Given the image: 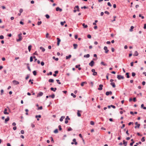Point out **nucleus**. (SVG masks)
Segmentation results:
<instances>
[{
    "mask_svg": "<svg viewBox=\"0 0 146 146\" xmlns=\"http://www.w3.org/2000/svg\"><path fill=\"white\" fill-rule=\"evenodd\" d=\"M22 35V34L21 33L18 35L19 38V39H17L16 40L17 42L20 41L22 40V38L21 36Z\"/></svg>",
    "mask_w": 146,
    "mask_h": 146,
    "instance_id": "f257e3e1",
    "label": "nucleus"
},
{
    "mask_svg": "<svg viewBox=\"0 0 146 146\" xmlns=\"http://www.w3.org/2000/svg\"><path fill=\"white\" fill-rule=\"evenodd\" d=\"M13 83L15 85H17L19 84V82L15 80L13 81Z\"/></svg>",
    "mask_w": 146,
    "mask_h": 146,
    "instance_id": "f03ea898",
    "label": "nucleus"
},
{
    "mask_svg": "<svg viewBox=\"0 0 146 146\" xmlns=\"http://www.w3.org/2000/svg\"><path fill=\"white\" fill-rule=\"evenodd\" d=\"M94 62L93 60H92L89 63V65L91 67L93 66L94 65Z\"/></svg>",
    "mask_w": 146,
    "mask_h": 146,
    "instance_id": "7ed1b4c3",
    "label": "nucleus"
},
{
    "mask_svg": "<svg viewBox=\"0 0 146 146\" xmlns=\"http://www.w3.org/2000/svg\"><path fill=\"white\" fill-rule=\"evenodd\" d=\"M7 108H5L4 111V113L6 115H8L9 113L8 112H7Z\"/></svg>",
    "mask_w": 146,
    "mask_h": 146,
    "instance_id": "20e7f679",
    "label": "nucleus"
},
{
    "mask_svg": "<svg viewBox=\"0 0 146 146\" xmlns=\"http://www.w3.org/2000/svg\"><path fill=\"white\" fill-rule=\"evenodd\" d=\"M99 87L98 88V89L99 90H101L102 89V87L103 85L102 84H100L99 86Z\"/></svg>",
    "mask_w": 146,
    "mask_h": 146,
    "instance_id": "39448f33",
    "label": "nucleus"
},
{
    "mask_svg": "<svg viewBox=\"0 0 146 146\" xmlns=\"http://www.w3.org/2000/svg\"><path fill=\"white\" fill-rule=\"evenodd\" d=\"M57 45L58 46H59V45L60 43V40L58 38H57Z\"/></svg>",
    "mask_w": 146,
    "mask_h": 146,
    "instance_id": "423d86ee",
    "label": "nucleus"
},
{
    "mask_svg": "<svg viewBox=\"0 0 146 146\" xmlns=\"http://www.w3.org/2000/svg\"><path fill=\"white\" fill-rule=\"evenodd\" d=\"M104 49L105 50V53H107L108 52L109 50H108L107 47L104 46Z\"/></svg>",
    "mask_w": 146,
    "mask_h": 146,
    "instance_id": "0eeeda50",
    "label": "nucleus"
},
{
    "mask_svg": "<svg viewBox=\"0 0 146 146\" xmlns=\"http://www.w3.org/2000/svg\"><path fill=\"white\" fill-rule=\"evenodd\" d=\"M112 92L111 91L107 92H106V94L107 96H108L109 95H111Z\"/></svg>",
    "mask_w": 146,
    "mask_h": 146,
    "instance_id": "6e6552de",
    "label": "nucleus"
},
{
    "mask_svg": "<svg viewBox=\"0 0 146 146\" xmlns=\"http://www.w3.org/2000/svg\"><path fill=\"white\" fill-rule=\"evenodd\" d=\"M43 93L42 92H40L37 95V96L38 97V96H41L43 95Z\"/></svg>",
    "mask_w": 146,
    "mask_h": 146,
    "instance_id": "1a4fd4ad",
    "label": "nucleus"
},
{
    "mask_svg": "<svg viewBox=\"0 0 146 146\" xmlns=\"http://www.w3.org/2000/svg\"><path fill=\"white\" fill-rule=\"evenodd\" d=\"M56 11H59L60 12H61L62 11V9H61L60 8L58 7L56 8Z\"/></svg>",
    "mask_w": 146,
    "mask_h": 146,
    "instance_id": "9d476101",
    "label": "nucleus"
},
{
    "mask_svg": "<svg viewBox=\"0 0 146 146\" xmlns=\"http://www.w3.org/2000/svg\"><path fill=\"white\" fill-rule=\"evenodd\" d=\"M82 112V111H81L78 110L77 111V114L78 116V117H80L81 116V115L80 114V112Z\"/></svg>",
    "mask_w": 146,
    "mask_h": 146,
    "instance_id": "9b49d317",
    "label": "nucleus"
},
{
    "mask_svg": "<svg viewBox=\"0 0 146 146\" xmlns=\"http://www.w3.org/2000/svg\"><path fill=\"white\" fill-rule=\"evenodd\" d=\"M74 48L75 49L77 48L78 47V45L76 44H73Z\"/></svg>",
    "mask_w": 146,
    "mask_h": 146,
    "instance_id": "f8f14e48",
    "label": "nucleus"
},
{
    "mask_svg": "<svg viewBox=\"0 0 146 146\" xmlns=\"http://www.w3.org/2000/svg\"><path fill=\"white\" fill-rule=\"evenodd\" d=\"M65 118V117L64 116H62V117H60V121H63V119H64Z\"/></svg>",
    "mask_w": 146,
    "mask_h": 146,
    "instance_id": "ddd939ff",
    "label": "nucleus"
},
{
    "mask_svg": "<svg viewBox=\"0 0 146 146\" xmlns=\"http://www.w3.org/2000/svg\"><path fill=\"white\" fill-rule=\"evenodd\" d=\"M138 55V53L137 51H135L133 54V56H137Z\"/></svg>",
    "mask_w": 146,
    "mask_h": 146,
    "instance_id": "4468645a",
    "label": "nucleus"
},
{
    "mask_svg": "<svg viewBox=\"0 0 146 146\" xmlns=\"http://www.w3.org/2000/svg\"><path fill=\"white\" fill-rule=\"evenodd\" d=\"M71 55H69L68 56H66V59H70L71 57Z\"/></svg>",
    "mask_w": 146,
    "mask_h": 146,
    "instance_id": "2eb2a0df",
    "label": "nucleus"
},
{
    "mask_svg": "<svg viewBox=\"0 0 146 146\" xmlns=\"http://www.w3.org/2000/svg\"><path fill=\"white\" fill-rule=\"evenodd\" d=\"M57 89L56 88H50V90L52 91H53L54 92H55L56 90Z\"/></svg>",
    "mask_w": 146,
    "mask_h": 146,
    "instance_id": "dca6fc26",
    "label": "nucleus"
},
{
    "mask_svg": "<svg viewBox=\"0 0 146 146\" xmlns=\"http://www.w3.org/2000/svg\"><path fill=\"white\" fill-rule=\"evenodd\" d=\"M84 56L85 58H89L90 57V55L89 54H87L86 55H84Z\"/></svg>",
    "mask_w": 146,
    "mask_h": 146,
    "instance_id": "f3484780",
    "label": "nucleus"
},
{
    "mask_svg": "<svg viewBox=\"0 0 146 146\" xmlns=\"http://www.w3.org/2000/svg\"><path fill=\"white\" fill-rule=\"evenodd\" d=\"M110 84L113 88H115V85L114 82H111L110 83Z\"/></svg>",
    "mask_w": 146,
    "mask_h": 146,
    "instance_id": "a211bd4d",
    "label": "nucleus"
},
{
    "mask_svg": "<svg viewBox=\"0 0 146 146\" xmlns=\"http://www.w3.org/2000/svg\"><path fill=\"white\" fill-rule=\"evenodd\" d=\"M40 49L42 50V51L44 52L45 51V49L44 48H43L42 47H40Z\"/></svg>",
    "mask_w": 146,
    "mask_h": 146,
    "instance_id": "6ab92c4d",
    "label": "nucleus"
},
{
    "mask_svg": "<svg viewBox=\"0 0 146 146\" xmlns=\"http://www.w3.org/2000/svg\"><path fill=\"white\" fill-rule=\"evenodd\" d=\"M9 120V117H8L7 118H6L5 120V123H6Z\"/></svg>",
    "mask_w": 146,
    "mask_h": 146,
    "instance_id": "aec40b11",
    "label": "nucleus"
},
{
    "mask_svg": "<svg viewBox=\"0 0 146 146\" xmlns=\"http://www.w3.org/2000/svg\"><path fill=\"white\" fill-rule=\"evenodd\" d=\"M82 26L84 28H87L88 27L87 25H86L85 23H83L82 24Z\"/></svg>",
    "mask_w": 146,
    "mask_h": 146,
    "instance_id": "412c9836",
    "label": "nucleus"
},
{
    "mask_svg": "<svg viewBox=\"0 0 146 146\" xmlns=\"http://www.w3.org/2000/svg\"><path fill=\"white\" fill-rule=\"evenodd\" d=\"M31 47H32L31 45H30L29 46L28 48V50H29V52L30 51Z\"/></svg>",
    "mask_w": 146,
    "mask_h": 146,
    "instance_id": "4be33fe9",
    "label": "nucleus"
},
{
    "mask_svg": "<svg viewBox=\"0 0 146 146\" xmlns=\"http://www.w3.org/2000/svg\"><path fill=\"white\" fill-rule=\"evenodd\" d=\"M87 82H83L81 83V86H84V84H86Z\"/></svg>",
    "mask_w": 146,
    "mask_h": 146,
    "instance_id": "5701e85b",
    "label": "nucleus"
},
{
    "mask_svg": "<svg viewBox=\"0 0 146 146\" xmlns=\"http://www.w3.org/2000/svg\"><path fill=\"white\" fill-rule=\"evenodd\" d=\"M123 144L125 145V146H126L127 145V142H125V140H123Z\"/></svg>",
    "mask_w": 146,
    "mask_h": 146,
    "instance_id": "b1692460",
    "label": "nucleus"
},
{
    "mask_svg": "<svg viewBox=\"0 0 146 146\" xmlns=\"http://www.w3.org/2000/svg\"><path fill=\"white\" fill-rule=\"evenodd\" d=\"M101 64L104 66H107V64H105L104 63V62H102L101 63Z\"/></svg>",
    "mask_w": 146,
    "mask_h": 146,
    "instance_id": "393cba45",
    "label": "nucleus"
},
{
    "mask_svg": "<svg viewBox=\"0 0 146 146\" xmlns=\"http://www.w3.org/2000/svg\"><path fill=\"white\" fill-rule=\"evenodd\" d=\"M48 81L50 82L53 83L54 82V80L52 79H50Z\"/></svg>",
    "mask_w": 146,
    "mask_h": 146,
    "instance_id": "a878e982",
    "label": "nucleus"
},
{
    "mask_svg": "<svg viewBox=\"0 0 146 146\" xmlns=\"http://www.w3.org/2000/svg\"><path fill=\"white\" fill-rule=\"evenodd\" d=\"M49 97H51L52 98H54L55 97V95L54 94L52 95H50Z\"/></svg>",
    "mask_w": 146,
    "mask_h": 146,
    "instance_id": "bb28decb",
    "label": "nucleus"
},
{
    "mask_svg": "<svg viewBox=\"0 0 146 146\" xmlns=\"http://www.w3.org/2000/svg\"><path fill=\"white\" fill-rule=\"evenodd\" d=\"M52 58L53 59H54L55 60L58 61V58H55V56H53Z\"/></svg>",
    "mask_w": 146,
    "mask_h": 146,
    "instance_id": "cd10ccee",
    "label": "nucleus"
},
{
    "mask_svg": "<svg viewBox=\"0 0 146 146\" xmlns=\"http://www.w3.org/2000/svg\"><path fill=\"white\" fill-rule=\"evenodd\" d=\"M71 96H72L74 98H75L76 97V96L75 95H74L73 93H72L71 94Z\"/></svg>",
    "mask_w": 146,
    "mask_h": 146,
    "instance_id": "c85d7f7f",
    "label": "nucleus"
},
{
    "mask_svg": "<svg viewBox=\"0 0 146 146\" xmlns=\"http://www.w3.org/2000/svg\"><path fill=\"white\" fill-rule=\"evenodd\" d=\"M66 23V22L65 21H64V22H61L60 23L61 25L63 26L64 25V23Z\"/></svg>",
    "mask_w": 146,
    "mask_h": 146,
    "instance_id": "c756f323",
    "label": "nucleus"
},
{
    "mask_svg": "<svg viewBox=\"0 0 146 146\" xmlns=\"http://www.w3.org/2000/svg\"><path fill=\"white\" fill-rule=\"evenodd\" d=\"M58 130L57 129H56L54 130V132L55 133H58Z\"/></svg>",
    "mask_w": 146,
    "mask_h": 146,
    "instance_id": "7c9ffc66",
    "label": "nucleus"
},
{
    "mask_svg": "<svg viewBox=\"0 0 146 146\" xmlns=\"http://www.w3.org/2000/svg\"><path fill=\"white\" fill-rule=\"evenodd\" d=\"M139 17H141L142 19H144V16H141V14H139Z\"/></svg>",
    "mask_w": 146,
    "mask_h": 146,
    "instance_id": "2f4dec72",
    "label": "nucleus"
},
{
    "mask_svg": "<svg viewBox=\"0 0 146 146\" xmlns=\"http://www.w3.org/2000/svg\"><path fill=\"white\" fill-rule=\"evenodd\" d=\"M145 137H143L142 139H141V141H142V142H144L145 141Z\"/></svg>",
    "mask_w": 146,
    "mask_h": 146,
    "instance_id": "473e14b6",
    "label": "nucleus"
},
{
    "mask_svg": "<svg viewBox=\"0 0 146 146\" xmlns=\"http://www.w3.org/2000/svg\"><path fill=\"white\" fill-rule=\"evenodd\" d=\"M72 129L70 127H69V128H68V131H72Z\"/></svg>",
    "mask_w": 146,
    "mask_h": 146,
    "instance_id": "72a5a7b5",
    "label": "nucleus"
},
{
    "mask_svg": "<svg viewBox=\"0 0 146 146\" xmlns=\"http://www.w3.org/2000/svg\"><path fill=\"white\" fill-rule=\"evenodd\" d=\"M25 111H26V114L27 115H28V111L29 110L28 109H26L25 110Z\"/></svg>",
    "mask_w": 146,
    "mask_h": 146,
    "instance_id": "f704fd0d",
    "label": "nucleus"
},
{
    "mask_svg": "<svg viewBox=\"0 0 146 146\" xmlns=\"http://www.w3.org/2000/svg\"><path fill=\"white\" fill-rule=\"evenodd\" d=\"M90 124L91 125H94V121H90Z\"/></svg>",
    "mask_w": 146,
    "mask_h": 146,
    "instance_id": "c9c22d12",
    "label": "nucleus"
},
{
    "mask_svg": "<svg viewBox=\"0 0 146 146\" xmlns=\"http://www.w3.org/2000/svg\"><path fill=\"white\" fill-rule=\"evenodd\" d=\"M41 116L40 115H36L35 116V117L36 118H37L38 117L40 118H41Z\"/></svg>",
    "mask_w": 146,
    "mask_h": 146,
    "instance_id": "e433bc0d",
    "label": "nucleus"
},
{
    "mask_svg": "<svg viewBox=\"0 0 146 146\" xmlns=\"http://www.w3.org/2000/svg\"><path fill=\"white\" fill-rule=\"evenodd\" d=\"M42 23V22L41 21H38L37 23V24L38 25H40Z\"/></svg>",
    "mask_w": 146,
    "mask_h": 146,
    "instance_id": "4c0bfd02",
    "label": "nucleus"
},
{
    "mask_svg": "<svg viewBox=\"0 0 146 146\" xmlns=\"http://www.w3.org/2000/svg\"><path fill=\"white\" fill-rule=\"evenodd\" d=\"M134 28V27L133 26H131V29H130V31H132V29H133Z\"/></svg>",
    "mask_w": 146,
    "mask_h": 146,
    "instance_id": "58836bf2",
    "label": "nucleus"
},
{
    "mask_svg": "<svg viewBox=\"0 0 146 146\" xmlns=\"http://www.w3.org/2000/svg\"><path fill=\"white\" fill-rule=\"evenodd\" d=\"M23 9H20L19 10V12L20 13H21L23 12Z\"/></svg>",
    "mask_w": 146,
    "mask_h": 146,
    "instance_id": "ea45409f",
    "label": "nucleus"
},
{
    "mask_svg": "<svg viewBox=\"0 0 146 146\" xmlns=\"http://www.w3.org/2000/svg\"><path fill=\"white\" fill-rule=\"evenodd\" d=\"M92 71L93 73H97V72H95V70L94 69H92Z\"/></svg>",
    "mask_w": 146,
    "mask_h": 146,
    "instance_id": "a19ab883",
    "label": "nucleus"
},
{
    "mask_svg": "<svg viewBox=\"0 0 146 146\" xmlns=\"http://www.w3.org/2000/svg\"><path fill=\"white\" fill-rule=\"evenodd\" d=\"M45 16L47 19H49L50 17L47 14Z\"/></svg>",
    "mask_w": 146,
    "mask_h": 146,
    "instance_id": "79ce46f5",
    "label": "nucleus"
},
{
    "mask_svg": "<svg viewBox=\"0 0 146 146\" xmlns=\"http://www.w3.org/2000/svg\"><path fill=\"white\" fill-rule=\"evenodd\" d=\"M33 61V57L32 56H31L30 58V61L31 62Z\"/></svg>",
    "mask_w": 146,
    "mask_h": 146,
    "instance_id": "37998d69",
    "label": "nucleus"
},
{
    "mask_svg": "<svg viewBox=\"0 0 146 146\" xmlns=\"http://www.w3.org/2000/svg\"><path fill=\"white\" fill-rule=\"evenodd\" d=\"M4 36L3 35H1L0 36V39H2L4 38Z\"/></svg>",
    "mask_w": 146,
    "mask_h": 146,
    "instance_id": "c03bdc74",
    "label": "nucleus"
},
{
    "mask_svg": "<svg viewBox=\"0 0 146 146\" xmlns=\"http://www.w3.org/2000/svg\"><path fill=\"white\" fill-rule=\"evenodd\" d=\"M58 128L59 129V130L60 131H61L62 130L61 126L60 125H59L58 126Z\"/></svg>",
    "mask_w": 146,
    "mask_h": 146,
    "instance_id": "a18cd8bd",
    "label": "nucleus"
},
{
    "mask_svg": "<svg viewBox=\"0 0 146 146\" xmlns=\"http://www.w3.org/2000/svg\"><path fill=\"white\" fill-rule=\"evenodd\" d=\"M121 78L123 79L124 78V77L123 76H121L119 75V79H120Z\"/></svg>",
    "mask_w": 146,
    "mask_h": 146,
    "instance_id": "49530a36",
    "label": "nucleus"
},
{
    "mask_svg": "<svg viewBox=\"0 0 146 146\" xmlns=\"http://www.w3.org/2000/svg\"><path fill=\"white\" fill-rule=\"evenodd\" d=\"M4 91L3 90H1V95H2L3 94V93Z\"/></svg>",
    "mask_w": 146,
    "mask_h": 146,
    "instance_id": "de8ad7c7",
    "label": "nucleus"
},
{
    "mask_svg": "<svg viewBox=\"0 0 146 146\" xmlns=\"http://www.w3.org/2000/svg\"><path fill=\"white\" fill-rule=\"evenodd\" d=\"M87 37L88 38H91V36L90 35H88L87 36Z\"/></svg>",
    "mask_w": 146,
    "mask_h": 146,
    "instance_id": "09e8293b",
    "label": "nucleus"
},
{
    "mask_svg": "<svg viewBox=\"0 0 146 146\" xmlns=\"http://www.w3.org/2000/svg\"><path fill=\"white\" fill-rule=\"evenodd\" d=\"M21 134H24V131L23 130H21Z\"/></svg>",
    "mask_w": 146,
    "mask_h": 146,
    "instance_id": "8fccbe9b",
    "label": "nucleus"
},
{
    "mask_svg": "<svg viewBox=\"0 0 146 146\" xmlns=\"http://www.w3.org/2000/svg\"><path fill=\"white\" fill-rule=\"evenodd\" d=\"M104 13L105 14H107L108 15H109V14H110L109 13L108 11H105L104 12Z\"/></svg>",
    "mask_w": 146,
    "mask_h": 146,
    "instance_id": "3c124183",
    "label": "nucleus"
},
{
    "mask_svg": "<svg viewBox=\"0 0 146 146\" xmlns=\"http://www.w3.org/2000/svg\"><path fill=\"white\" fill-rule=\"evenodd\" d=\"M33 58L35 59L34 62H36V61L37 60V59L36 58V57L35 56H34L33 57Z\"/></svg>",
    "mask_w": 146,
    "mask_h": 146,
    "instance_id": "603ef678",
    "label": "nucleus"
},
{
    "mask_svg": "<svg viewBox=\"0 0 146 146\" xmlns=\"http://www.w3.org/2000/svg\"><path fill=\"white\" fill-rule=\"evenodd\" d=\"M49 34L48 33H47L46 34V38H48L49 36Z\"/></svg>",
    "mask_w": 146,
    "mask_h": 146,
    "instance_id": "864d4df0",
    "label": "nucleus"
},
{
    "mask_svg": "<svg viewBox=\"0 0 146 146\" xmlns=\"http://www.w3.org/2000/svg\"><path fill=\"white\" fill-rule=\"evenodd\" d=\"M108 5L110 7H111V3L110 2H108Z\"/></svg>",
    "mask_w": 146,
    "mask_h": 146,
    "instance_id": "5fc2aeb1",
    "label": "nucleus"
},
{
    "mask_svg": "<svg viewBox=\"0 0 146 146\" xmlns=\"http://www.w3.org/2000/svg\"><path fill=\"white\" fill-rule=\"evenodd\" d=\"M50 139H51V141L53 143L54 142V141L53 140V138L52 137H51Z\"/></svg>",
    "mask_w": 146,
    "mask_h": 146,
    "instance_id": "6e6d98bb",
    "label": "nucleus"
},
{
    "mask_svg": "<svg viewBox=\"0 0 146 146\" xmlns=\"http://www.w3.org/2000/svg\"><path fill=\"white\" fill-rule=\"evenodd\" d=\"M134 143V141H133L131 143H130V145L131 146H132L133 145V144Z\"/></svg>",
    "mask_w": 146,
    "mask_h": 146,
    "instance_id": "4d7b16f0",
    "label": "nucleus"
},
{
    "mask_svg": "<svg viewBox=\"0 0 146 146\" xmlns=\"http://www.w3.org/2000/svg\"><path fill=\"white\" fill-rule=\"evenodd\" d=\"M67 119H68V120L70 119V118L68 116H67L65 119V120H67Z\"/></svg>",
    "mask_w": 146,
    "mask_h": 146,
    "instance_id": "13d9d810",
    "label": "nucleus"
},
{
    "mask_svg": "<svg viewBox=\"0 0 146 146\" xmlns=\"http://www.w3.org/2000/svg\"><path fill=\"white\" fill-rule=\"evenodd\" d=\"M44 62H42L41 63V64L42 66H44Z\"/></svg>",
    "mask_w": 146,
    "mask_h": 146,
    "instance_id": "bf43d9fd",
    "label": "nucleus"
},
{
    "mask_svg": "<svg viewBox=\"0 0 146 146\" xmlns=\"http://www.w3.org/2000/svg\"><path fill=\"white\" fill-rule=\"evenodd\" d=\"M56 81L57 82H58V84H61V82H59L60 81L59 80H56Z\"/></svg>",
    "mask_w": 146,
    "mask_h": 146,
    "instance_id": "052dcab7",
    "label": "nucleus"
},
{
    "mask_svg": "<svg viewBox=\"0 0 146 146\" xmlns=\"http://www.w3.org/2000/svg\"><path fill=\"white\" fill-rule=\"evenodd\" d=\"M126 75H127V78H129V74H126Z\"/></svg>",
    "mask_w": 146,
    "mask_h": 146,
    "instance_id": "680f3d73",
    "label": "nucleus"
},
{
    "mask_svg": "<svg viewBox=\"0 0 146 146\" xmlns=\"http://www.w3.org/2000/svg\"><path fill=\"white\" fill-rule=\"evenodd\" d=\"M143 28L145 29H146V24H144Z\"/></svg>",
    "mask_w": 146,
    "mask_h": 146,
    "instance_id": "e2e57ef3",
    "label": "nucleus"
},
{
    "mask_svg": "<svg viewBox=\"0 0 146 146\" xmlns=\"http://www.w3.org/2000/svg\"><path fill=\"white\" fill-rule=\"evenodd\" d=\"M42 106H40V107H39L38 108V110H42Z\"/></svg>",
    "mask_w": 146,
    "mask_h": 146,
    "instance_id": "0e129e2a",
    "label": "nucleus"
},
{
    "mask_svg": "<svg viewBox=\"0 0 146 146\" xmlns=\"http://www.w3.org/2000/svg\"><path fill=\"white\" fill-rule=\"evenodd\" d=\"M80 66V65H78L76 66V68H78Z\"/></svg>",
    "mask_w": 146,
    "mask_h": 146,
    "instance_id": "69168bd1",
    "label": "nucleus"
},
{
    "mask_svg": "<svg viewBox=\"0 0 146 146\" xmlns=\"http://www.w3.org/2000/svg\"><path fill=\"white\" fill-rule=\"evenodd\" d=\"M111 107H112V108H113L114 109H115V106H114L113 105H111Z\"/></svg>",
    "mask_w": 146,
    "mask_h": 146,
    "instance_id": "338daca9",
    "label": "nucleus"
},
{
    "mask_svg": "<svg viewBox=\"0 0 146 146\" xmlns=\"http://www.w3.org/2000/svg\"><path fill=\"white\" fill-rule=\"evenodd\" d=\"M106 43L108 44H111V42L109 41H108Z\"/></svg>",
    "mask_w": 146,
    "mask_h": 146,
    "instance_id": "774afa93",
    "label": "nucleus"
}]
</instances>
